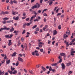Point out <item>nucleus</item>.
Masks as SVG:
<instances>
[{
	"instance_id": "1",
	"label": "nucleus",
	"mask_w": 75,
	"mask_h": 75,
	"mask_svg": "<svg viewBox=\"0 0 75 75\" xmlns=\"http://www.w3.org/2000/svg\"><path fill=\"white\" fill-rule=\"evenodd\" d=\"M32 55H36V56H39V54L38 53V51L35 50L34 52H33L32 53Z\"/></svg>"
},
{
	"instance_id": "2",
	"label": "nucleus",
	"mask_w": 75,
	"mask_h": 75,
	"mask_svg": "<svg viewBox=\"0 0 75 75\" xmlns=\"http://www.w3.org/2000/svg\"><path fill=\"white\" fill-rule=\"evenodd\" d=\"M13 35H6L4 36L5 37V38H11L12 37V36Z\"/></svg>"
},
{
	"instance_id": "3",
	"label": "nucleus",
	"mask_w": 75,
	"mask_h": 75,
	"mask_svg": "<svg viewBox=\"0 0 75 75\" xmlns=\"http://www.w3.org/2000/svg\"><path fill=\"white\" fill-rule=\"evenodd\" d=\"M42 45H44V43L42 42H39L38 43V45H39V47H40V48H41L42 47Z\"/></svg>"
},
{
	"instance_id": "4",
	"label": "nucleus",
	"mask_w": 75,
	"mask_h": 75,
	"mask_svg": "<svg viewBox=\"0 0 75 75\" xmlns=\"http://www.w3.org/2000/svg\"><path fill=\"white\" fill-rule=\"evenodd\" d=\"M61 65L62 69H64L65 68V64H64L62 63Z\"/></svg>"
},
{
	"instance_id": "5",
	"label": "nucleus",
	"mask_w": 75,
	"mask_h": 75,
	"mask_svg": "<svg viewBox=\"0 0 75 75\" xmlns=\"http://www.w3.org/2000/svg\"><path fill=\"white\" fill-rule=\"evenodd\" d=\"M47 3L49 4V5H51L53 3V1H52L51 0H49L47 2Z\"/></svg>"
},
{
	"instance_id": "6",
	"label": "nucleus",
	"mask_w": 75,
	"mask_h": 75,
	"mask_svg": "<svg viewBox=\"0 0 75 75\" xmlns=\"http://www.w3.org/2000/svg\"><path fill=\"white\" fill-rule=\"evenodd\" d=\"M35 6L36 7V8H40V4L38 3H36V5H35Z\"/></svg>"
},
{
	"instance_id": "7",
	"label": "nucleus",
	"mask_w": 75,
	"mask_h": 75,
	"mask_svg": "<svg viewBox=\"0 0 75 75\" xmlns=\"http://www.w3.org/2000/svg\"><path fill=\"white\" fill-rule=\"evenodd\" d=\"M53 35H55L57 34V31H56V30H54L53 31Z\"/></svg>"
},
{
	"instance_id": "8",
	"label": "nucleus",
	"mask_w": 75,
	"mask_h": 75,
	"mask_svg": "<svg viewBox=\"0 0 75 75\" xmlns=\"http://www.w3.org/2000/svg\"><path fill=\"white\" fill-rule=\"evenodd\" d=\"M24 47L25 51H27L28 49H27V44L26 43L25 44Z\"/></svg>"
},
{
	"instance_id": "9",
	"label": "nucleus",
	"mask_w": 75,
	"mask_h": 75,
	"mask_svg": "<svg viewBox=\"0 0 75 75\" xmlns=\"http://www.w3.org/2000/svg\"><path fill=\"white\" fill-rule=\"evenodd\" d=\"M12 44V43L11 42V40H8V46H10Z\"/></svg>"
},
{
	"instance_id": "10",
	"label": "nucleus",
	"mask_w": 75,
	"mask_h": 75,
	"mask_svg": "<svg viewBox=\"0 0 75 75\" xmlns=\"http://www.w3.org/2000/svg\"><path fill=\"white\" fill-rule=\"evenodd\" d=\"M18 59L19 61H21V62H23V59L20 57H18Z\"/></svg>"
},
{
	"instance_id": "11",
	"label": "nucleus",
	"mask_w": 75,
	"mask_h": 75,
	"mask_svg": "<svg viewBox=\"0 0 75 75\" xmlns=\"http://www.w3.org/2000/svg\"><path fill=\"white\" fill-rule=\"evenodd\" d=\"M35 17H36V16H33L32 17H31L30 20V21H32V20H33L34 19V18H35Z\"/></svg>"
},
{
	"instance_id": "12",
	"label": "nucleus",
	"mask_w": 75,
	"mask_h": 75,
	"mask_svg": "<svg viewBox=\"0 0 75 75\" xmlns=\"http://www.w3.org/2000/svg\"><path fill=\"white\" fill-rule=\"evenodd\" d=\"M13 18L14 19V20H18V18H19L18 16H17L16 18V17L14 16L13 17Z\"/></svg>"
},
{
	"instance_id": "13",
	"label": "nucleus",
	"mask_w": 75,
	"mask_h": 75,
	"mask_svg": "<svg viewBox=\"0 0 75 75\" xmlns=\"http://www.w3.org/2000/svg\"><path fill=\"white\" fill-rule=\"evenodd\" d=\"M12 13L13 15H16V14H18V12H14V11H13L12 12Z\"/></svg>"
},
{
	"instance_id": "14",
	"label": "nucleus",
	"mask_w": 75,
	"mask_h": 75,
	"mask_svg": "<svg viewBox=\"0 0 75 75\" xmlns=\"http://www.w3.org/2000/svg\"><path fill=\"white\" fill-rule=\"evenodd\" d=\"M64 43L66 44V47H69V44L68 43V42H67L66 40H64Z\"/></svg>"
},
{
	"instance_id": "15",
	"label": "nucleus",
	"mask_w": 75,
	"mask_h": 75,
	"mask_svg": "<svg viewBox=\"0 0 75 75\" xmlns=\"http://www.w3.org/2000/svg\"><path fill=\"white\" fill-rule=\"evenodd\" d=\"M16 73H17V70H14L13 72H12V74H14L15 75Z\"/></svg>"
},
{
	"instance_id": "16",
	"label": "nucleus",
	"mask_w": 75,
	"mask_h": 75,
	"mask_svg": "<svg viewBox=\"0 0 75 75\" xmlns=\"http://www.w3.org/2000/svg\"><path fill=\"white\" fill-rule=\"evenodd\" d=\"M33 13L34 14H35V15L33 16H35V17H36V16H37V15L38 14V13H37V12H36V11H33Z\"/></svg>"
},
{
	"instance_id": "17",
	"label": "nucleus",
	"mask_w": 75,
	"mask_h": 75,
	"mask_svg": "<svg viewBox=\"0 0 75 75\" xmlns=\"http://www.w3.org/2000/svg\"><path fill=\"white\" fill-rule=\"evenodd\" d=\"M11 29H10V31L11 32L13 31L14 30V28H13V27L12 26L11 27Z\"/></svg>"
},
{
	"instance_id": "18",
	"label": "nucleus",
	"mask_w": 75,
	"mask_h": 75,
	"mask_svg": "<svg viewBox=\"0 0 75 75\" xmlns=\"http://www.w3.org/2000/svg\"><path fill=\"white\" fill-rule=\"evenodd\" d=\"M71 65V62H69V63H68L67 64V67H69V66L70 65Z\"/></svg>"
},
{
	"instance_id": "19",
	"label": "nucleus",
	"mask_w": 75,
	"mask_h": 75,
	"mask_svg": "<svg viewBox=\"0 0 75 75\" xmlns=\"http://www.w3.org/2000/svg\"><path fill=\"white\" fill-rule=\"evenodd\" d=\"M70 31L69 30H67L66 32V34L67 35H69L70 34Z\"/></svg>"
},
{
	"instance_id": "20",
	"label": "nucleus",
	"mask_w": 75,
	"mask_h": 75,
	"mask_svg": "<svg viewBox=\"0 0 75 75\" xmlns=\"http://www.w3.org/2000/svg\"><path fill=\"white\" fill-rule=\"evenodd\" d=\"M8 72H9V74H10L11 75H12V74H13V71H12L11 70V71H10V70H8Z\"/></svg>"
},
{
	"instance_id": "21",
	"label": "nucleus",
	"mask_w": 75,
	"mask_h": 75,
	"mask_svg": "<svg viewBox=\"0 0 75 75\" xmlns=\"http://www.w3.org/2000/svg\"><path fill=\"white\" fill-rule=\"evenodd\" d=\"M4 30H9L10 29V28H7V27H5L4 28Z\"/></svg>"
},
{
	"instance_id": "22",
	"label": "nucleus",
	"mask_w": 75,
	"mask_h": 75,
	"mask_svg": "<svg viewBox=\"0 0 75 75\" xmlns=\"http://www.w3.org/2000/svg\"><path fill=\"white\" fill-rule=\"evenodd\" d=\"M69 20V17L68 16H67L66 18V20L65 21V22L67 23Z\"/></svg>"
},
{
	"instance_id": "23",
	"label": "nucleus",
	"mask_w": 75,
	"mask_h": 75,
	"mask_svg": "<svg viewBox=\"0 0 75 75\" xmlns=\"http://www.w3.org/2000/svg\"><path fill=\"white\" fill-rule=\"evenodd\" d=\"M17 54V53L16 52H14L13 54L12 55V57H14L16 56V55Z\"/></svg>"
},
{
	"instance_id": "24",
	"label": "nucleus",
	"mask_w": 75,
	"mask_h": 75,
	"mask_svg": "<svg viewBox=\"0 0 75 75\" xmlns=\"http://www.w3.org/2000/svg\"><path fill=\"white\" fill-rule=\"evenodd\" d=\"M18 32H19V31L18 30V31H16V30H14V32H13V33H15V34H17V33H18Z\"/></svg>"
},
{
	"instance_id": "25",
	"label": "nucleus",
	"mask_w": 75,
	"mask_h": 75,
	"mask_svg": "<svg viewBox=\"0 0 75 75\" xmlns=\"http://www.w3.org/2000/svg\"><path fill=\"white\" fill-rule=\"evenodd\" d=\"M6 62L7 64H8L10 63V60H6Z\"/></svg>"
},
{
	"instance_id": "26",
	"label": "nucleus",
	"mask_w": 75,
	"mask_h": 75,
	"mask_svg": "<svg viewBox=\"0 0 75 75\" xmlns=\"http://www.w3.org/2000/svg\"><path fill=\"white\" fill-rule=\"evenodd\" d=\"M11 69L13 71H14L15 69V68L14 67L13 68V67L12 66H11Z\"/></svg>"
},
{
	"instance_id": "27",
	"label": "nucleus",
	"mask_w": 75,
	"mask_h": 75,
	"mask_svg": "<svg viewBox=\"0 0 75 75\" xmlns=\"http://www.w3.org/2000/svg\"><path fill=\"white\" fill-rule=\"evenodd\" d=\"M60 54L61 56H64V55H65V54L64 53H61Z\"/></svg>"
},
{
	"instance_id": "28",
	"label": "nucleus",
	"mask_w": 75,
	"mask_h": 75,
	"mask_svg": "<svg viewBox=\"0 0 75 75\" xmlns=\"http://www.w3.org/2000/svg\"><path fill=\"white\" fill-rule=\"evenodd\" d=\"M68 37V35H66V34H64V38H67Z\"/></svg>"
},
{
	"instance_id": "29",
	"label": "nucleus",
	"mask_w": 75,
	"mask_h": 75,
	"mask_svg": "<svg viewBox=\"0 0 75 75\" xmlns=\"http://www.w3.org/2000/svg\"><path fill=\"white\" fill-rule=\"evenodd\" d=\"M42 69H43V71H45L46 70V69H45V68H44V67L43 66H42Z\"/></svg>"
},
{
	"instance_id": "30",
	"label": "nucleus",
	"mask_w": 75,
	"mask_h": 75,
	"mask_svg": "<svg viewBox=\"0 0 75 75\" xmlns=\"http://www.w3.org/2000/svg\"><path fill=\"white\" fill-rule=\"evenodd\" d=\"M47 10H48L47 9H44L42 12V13H44V11H47Z\"/></svg>"
},
{
	"instance_id": "31",
	"label": "nucleus",
	"mask_w": 75,
	"mask_h": 75,
	"mask_svg": "<svg viewBox=\"0 0 75 75\" xmlns=\"http://www.w3.org/2000/svg\"><path fill=\"white\" fill-rule=\"evenodd\" d=\"M9 3L10 4H13V1L12 0H11V1L9 2Z\"/></svg>"
},
{
	"instance_id": "32",
	"label": "nucleus",
	"mask_w": 75,
	"mask_h": 75,
	"mask_svg": "<svg viewBox=\"0 0 75 75\" xmlns=\"http://www.w3.org/2000/svg\"><path fill=\"white\" fill-rule=\"evenodd\" d=\"M57 65V64L56 63H54L52 64V66H55V65Z\"/></svg>"
},
{
	"instance_id": "33",
	"label": "nucleus",
	"mask_w": 75,
	"mask_h": 75,
	"mask_svg": "<svg viewBox=\"0 0 75 75\" xmlns=\"http://www.w3.org/2000/svg\"><path fill=\"white\" fill-rule=\"evenodd\" d=\"M37 25H35L32 28H33V29H34V28H35L37 27Z\"/></svg>"
},
{
	"instance_id": "34",
	"label": "nucleus",
	"mask_w": 75,
	"mask_h": 75,
	"mask_svg": "<svg viewBox=\"0 0 75 75\" xmlns=\"http://www.w3.org/2000/svg\"><path fill=\"white\" fill-rule=\"evenodd\" d=\"M74 53L72 52V51L71 52V55L72 56L74 55V54L73 53Z\"/></svg>"
},
{
	"instance_id": "35",
	"label": "nucleus",
	"mask_w": 75,
	"mask_h": 75,
	"mask_svg": "<svg viewBox=\"0 0 75 75\" xmlns=\"http://www.w3.org/2000/svg\"><path fill=\"white\" fill-rule=\"evenodd\" d=\"M5 14H9V12L8 11H6L5 12Z\"/></svg>"
},
{
	"instance_id": "36",
	"label": "nucleus",
	"mask_w": 75,
	"mask_h": 75,
	"mask_svg": "<svg viewBox=\"0 0 75 75\" xmlns=\"http://www.w3.org/2000/svg\"><path fill=\"white\" fill-rule=\"evenodd\" d=\"M2 23L3 24H6V20L2 22Z\"/></svg>"
},
{
	"instance_id": "37",
	"label": "nucleus",
	"mask_w": 75,
	"mask_h": 75,
	"mask_svg": "<svg viewBox=\"0 0 75 75\" xmlns=\"http://www.w3.org/2000/svg\"><path fill=\"white\" fill-rule=\"evenodd\" d=\"M26 25H27V26H29L30 25V23H28L26 24Z\"/></svg>"
},
{
	"instance_id": "38",
	"label": "nucleus",
	"mask_w": 75,
	"mask_h": 75,
	"mask_svg": "<svg viewBox=\"0 0 75 75\" xmlns=\"http://www.w3.org/2000/svg\"><path fill=\"white\" fill-rule=\"evenodd\" d=\"M19 64V63H18V62H17V63L16 64V66H18V65Z\"/></svg>"
},
{
	"instance_id": "39",
	"label": "nucleus",
	"mask_w": 75,
	"mask_h": 75,
	"mask_svg": "<svg viewBox=\"0 0 75 75\" xmlns=\"http://www.w3.org/2000/svg\"><path fill=\"white\" fill-rule=\"evenodd\" d=\"M13 2L14 3H15V4H17V2L16 1V0H14L13 1Z\"/></svg>"
},
{
	"instance_id": "40",
	"label": "nucleus",
	"mask_w": 75,
	"mask_h": 75,
	"mask_svg": "<svg viewBox=\"0 0 75 75\" xmlns=\"http://www.w3.org/2000/svg\"><path fill=\"white\" fill-rule=\"evenodd\" d=\"M29 72L30 73H31V74H33V71L31 70H29Z\"/></svg>"
},
{
	"instance_id": "41",
	"label": "nucleus",
	"mask_w": 75,
	"mask_h": 75,
	"mask_svg": "<svg viewBox=\"0 0 75 75\" xmlns=\"http://www.w3.org/2000/svg\"><path fill=\"white\" fill-rule=\"evenodd\" d=\"M58 28L59 30H61V25H59L58 26Z\"/></svg>"
},
{
	"instance_id": "42",
	"label": "nucleus",
	"mask_w": 75,
	"mask_h": 75,
	"mask_svg": "<svg viewBox=\"0 0 75 75\" xmlns=\"http://www.w3.org/2000/svg\"><path fill=\"white\" fill-rule=\"evenodd\" d=\"M40 67V64H38L36 66V68H39Z\"/></svg>"
},
{
	"instance_id": "43",
	"label": "nucleus",
	"mask_w": 75,
	"mask_h": 75,
	"mask_svg": "<svg viewBox=\"0 0 75 75\" xmlns=\"http://www.w3.org/2000/svg\"><path fill=\"white\" fill-rule=\"evenodd\" d=\"M39 28H38V27L36 29V31H39Z\"/></svg>"
},
{
	"instance_id": "44",
	"label": "nucleus",
	"mask_w": 75,
	"mask_h": 75,
	"mask_svg": "<svg viewBox=\"0 0 75 75\" xmlns=\"http://www.w3.org/2000/svg\"><path fill=\"white\" fill-rule=\"evenodd\" d=\"M8 19H9V18H7V17H6V18H3V20H8Z\"/></svg>"
},
{
	"instance_id": "45",
	"label": "nucleus",
	"mask_w": 75,
	"mask_h": 75,
	"mask_svg": "<svg viewBox=\"0 0 75 75\" xmlns=\"http://www.w3.org/2000/svg\"><path fill=\"white\" fill-rule=\"evenodd\" d=\"M61 13H59L57 14V16H61Z\"/></svg>"
},
{
	"instance_id": "46",
	"label": "nucleus",
	"mask_w": 75,
	"mask_h": 75,
	"mask_svg": "<svg viewBox=\"0 0 75 75\" xmlns=\"http://www.w3.org/2000/svg\"><path fill=\"white\" fill-rule=\"evenodd\" d=\"M35 8H36L35 5H34V6L32 7V9H34Z\"/></svg>"
},
{
	"instance_id": "47",
	"label": "nucleus",
	"mask_w": 75,
	"mask_h": 75,
	"mask_svg": "<svg viewBox=\"0 0 75 75\" xmlns=\"http://www.w3.org/2000/svg\"><path fill=\"white\" fill-rule=\"evenodd\" d=\"M74 41H75V38L72 39L71 41V42H74Z\"/></svg>"
},
{
	"instance_id": "48",
	"label": "nucleus",
	"mask_w": 75,
	"mask_h": 75,
	"mask_svg": "<svg viewBox=\"0 0 75 75\" xmlns=\"http://www.w3.org/2000/svg\"><path fill=\"white\" fill-rule=\"evenodd\" d=\"M1 14H5V12L2 11L1 13Z\"/></svg>"
},
{
	"instance_id": "49",
	"label": "nucleus",
	"mask_w": 75,
	"mask_h": 75,
	"mask_svg": "<svg viewBox=\"0 0 75 75\" xmlns=\"http://www.w3.org/2000/svg\"><path fill=\"white\" fill-rule=\"evenodd\" d=\"M58 8V6H57L55 7L54 9V11H55L56 10V9H57V8Z\"/></svg>"
},
{
	"instance_id": "50",
	"label": "nucleus",
	"mask_w": 75,
	"mask_h": 75,
	"mask_svg": "<svg viewBox=\"0 0 75 75\" xmlns=\"http://www.w3.org/2000/svg\"><path fill=\"white\" fill-rule=\"evenodd\" d=\"M30 20V18H27L26 19V21H28V20Z\"/></svg>"
},
{
	"instance_id": "51",
	"label": "nucleus",
	"mask_w": 75,
	"mask_h": 75,
	"mask_svg": "<svg viewBox=\"0 0 75 75\" xmlns=\"http://www.w3.org/2000/svg\"><path fill=\"white\" fill-rule=\"evenodd\" d=\"M71 35L72 36H75V33H72L71 34Z\"/></svg>"
},
{
	"instance_id": "52",
	"label": "nucleus",
	"mask_w": 75,
	"mask_h": 75,
	"mask_svg": "<svg viewBox=\"0 0 75 75\" xmlns=\"http://www.w3.org/2000/svg\"><path fill=\"white\" fill-rule=\"evenodd\" d=\"M52 68L51 67H50L49 69V71H52Z\"/></svg>"
},
{
	"instance_id": "53",
	"label": "nucleus",
	"mask_w": 75,
	"mask_h": 75,
	"mask_svg": "<svg viewBox=\"0 0 75 75\" xmlns=\"http://www.w3.org/2000/svg\"><path fill=\"white\" fill-rule=\"evenodd\" d=\"M24 38H21V41H22V42H23L24 41Z\"/></svg>"
},
{
	"instance_id": "54",
	"label": "nucleus",
	"mask_w": 75,
	"mask_h": 75,
	"mask_svg": "<svg viewBox=\"0 0 75 75\" xmlns=\"http://www.w3.org/2000/svg\"><path fill=\"white\" fill-rule=\"evenodd\" d=\"M12 21H7V23H11V22H12Z\"/></svg>"
},
{
	"instance_id": "55",
	"label": "nucleus",
	"mask_w": 75,
	"mask_h": 75,
	"mask_svg": "<svg viewBox=\"0 0 75 75\" xmlns=\"http://www.w3.org/2000/svg\"><path fill=\"white\" fill-rule=\"evenodd\" d=\"M40 51L41 52H43V51H44V50L43 49H40Z\"/></svg>"
},
{
	"instance_id": "56",
	"label": "nucleus",
	"mask_w": 75,
	"mask_h": 75,
	"mask_svg": "<svg viewBox=\"0 0 75 75\" xmlns=\"http://www.w3.org/2000/svg\"><path fill=\"white\" fill-rule=\"evenodd\" d=\"M65 16V15H62L61 16L62 18H64Z\"/></svg>"
},
{
	"instance_id": "57",
	"label": "nucleus",
	"mask_w": 75,
	"mask_h": 75,
	"mask_svg": "<svg viewBox=\"0 0 75 75\" xmlns=\"http://www.w3.org/2000/svg\"><path fill=\"white\" fill-rule=\"evenodd\" d=\"M43 16H44L46 17V16H47V14H46V13H44L43 14Z\"/></svg>"
},
{
	"instance_id": "58",
	"label": "nucleus",
	"mask_w": 75,
	"mask_h": 75,
	"mask_svg": "<svg viewBox=\"0 0 75 75\" xmlns=\"http://www.w3.org/2000/svg\"><path fill=\"white\" fill-rule=\"evenodd\" d=\"M55 41H53V42H52V45H54V43H55Z\"/></svg>"
},
{
	"instance_id": "59",
	"label": "nucleus",
	"mask_w": 75,
	"mask_h": 75,
	"mask_svg": "<svg viewBox=\"0 0 75 75\" xmlns=\"http://www.w3.org/2000/svg\"><path fill=\"white\" fill-rule=\"evenodd\" d=\"M25 33V30H23V32H22V34H24Z\"/></svg>"
},
{
	"instance_id": "60",
	"label": "nucleus",
	"mask_w": 75,
	"mask_h": 75,
	"mask_svg": "<svg viewBox=\"0 0 75 75\" xmlns=\"http://www.w3.org/2000/svg\"><path fill=\"white\" fill-rule=\"evenodd\" d=\"M62 62V59H60V60L59 61V63H61Z\"/></svg>"
},
{
	"instance_id": "61",
	"label": "nucleus",
	"mask_w": 75,
	"mask_h": 75,
	"mask_svg": "<svg viewBox=\"0 0 75 75\" xmlns=\"http://www.w3.org/2000/svg\"><path fill=\"white\" fill-rule=\"evenodd\" d=\"M51 61H52V62H54V58H52L51 59Z\"/></svg>"
},
{
	"instance_id": "62",
	"label": "nucleus",
	"mask_w": 75,
	"mask_h": 75,
	"mask_svg": "<svg viewBox=\"0 0 75 75\" xmlns=\"http://www.w3.org/2000/svg\"><path fill=\"white\" fill-rule=\"evenodd\" d=\"M58 11H59L58 9H57L56 10V13H58Z\"/></svg>"
},
{
	"instance_id": "63",
	"label": "nucleus",
	"mask_w": 75,
	"mask_h": 75,
	"mask_svg": "<svg viewBox=\"0 0 75 75\" xmlns=\"http://www.w3.org/2000/svg\"><path fill=\"white\" fill-rule=\"evenodd\" d=\"M29 47H30V48H31V44L30 43H29Z\"/></svg>"
},
{
	"instance_id": "64",
	"label": "nucleus",
	"mask_w": 75,
	"mask_h": 75,
	"mask_svg": "<svg viewBox=\"0 0 75 75\" xmlns=\"http://www.w3.org/2000/svg\"><path fill=\"white\" fill-rule=\"evenodd\" d=\"M45 28H46H46H48V25H45Z\"/></svg>"
}]
</instances>
